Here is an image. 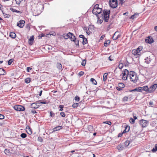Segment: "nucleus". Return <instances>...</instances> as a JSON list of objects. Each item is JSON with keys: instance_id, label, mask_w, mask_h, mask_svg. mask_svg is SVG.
<instances>
[{"instance_id": "nucleus-1", "label": "nucleus", "mask_w": 157, "mask_h": 157, "mask_svg": "<svg viewBox=\"0 0 157 157\" xmlns=\"http://www.w3.org/2000/svg\"><path fill=\"white\" fill-rule=\"evenodd\" d=\"M102 12L103 14H101V17L102 19H104L105 22H108L109 17L110 10H103Z\"/></svg>"}, {"instance_id": "nucleus-2", "label": "nucleus", "mask_w": 157, "mask_h": 157, "mask_svg": "<svg viewBox=\"0 0 157 157\" xmlns=\"http://www.w3.org/2000/svg\"><path fill=\"white\" fill-rule=\"evenodd\" d=\"M129 75V78H130L131 81L134 83L136 82L138 79L137 74L134 71H130Z\"/></svg>"}, {"instance_id": "nucleus-3", "label": "nucleus", "mask_w": 157, "mask_h": 157, "mask_svg": "<svg viewBox=\"0 0 157 157\" xmlns=\"http://www.w3.org/2000/svg\"><path fill=\"white\" fill-rule=\"evenodd\" d=\"M123 75L122 78L123 80H125L127 79L128 77L129 78L130 72L127 69H125L123 71Z\"/></svg>"}, {"instance_id": "nucleus-4", "label": "nucleus", "mask_w": 157, "mask_h": 157, "mask_svg": "<svg viewBox=\"0 0 157 157\" xmlns=\"http://www.w3.org/2000/svg\"><path fill=\"white\" fill-rule=\"evenodd\" d=\"M67 37L65 38L66 39H67L70 38L71 41H74L76 40V38L75 36L73 34L70 32L68 33L67 35H66Z\"/></svg>"}, {"instance_id": "nucleus-5", "label": "nucleus", "mask_w": 157, "mask_h": 157, "mask_svg": "<svg viewBox=\"0 0 157 157\" xmlns=\"http://www.w3.org/2000/svg\"><path fill=\"white\" fill-rule=\"evenodd\" d=\"M109 4L110 6L112 8H116L117 6V0H109Z\"/></svg>"}, {"instance_id": "nucleus-6", "label": "nucleus", "mask_w": 157, "mask_h": 157, "mask_svg": "<svg viewBox=\"0 0 157 157\" xmlns=\"http://www.w3.org/2000/svg\"><path fill=\"white\" fill-rule=\"evenodd\" d=\"M13 108L15 110L19 111H23L25 109L24 107L20 105H16L14 106Z\"/></svg>"}, {"instance_id": "nucleus-7", "label": "nucleus", "mask_w": 157, "mask_h": 157, "mask_svg": "<svg viewBox=\"0 0 157 157\" xmlns=\"http://www.w3.org/2000/svg\"><path fill=\"white\" fill-rule=\"evenodd\" d=\"M149 122L148 121L144 120L143 119L141 120L140 121V125L143 127H145L148 124Z\"/></svg>"}, {"instance_id": "nucleus-8", "label": "nucleus", "mask_w": 157, "mask_h": 157, "mask_svg": "<svg viewBox=\"0 0 157 157\" xmlns=\"http://www.w3.org/2000/svg\"><path fill=\"white\" fill-rule=\"evenodd\" d=\"M102 11V9L101 8L97 9H93L92 10V13L96 15L97 16L98 15H100Z\"/></svg>"}, {"instance_id": "nucleus-9", "label": "nucleus", "mask_w": 157, "mask_h": 157, "mask_svg": "<svg viewBox=\"0 0 157 157\" xmlns=\"http://www.w3.org/2000/svg\"><path fill=\"white\" fill-rule=\"evenodd\" d=\"M40 101H37V102L33 103L31 105V107L33 109L38 108L40 106Z\"/></svg>"}, {"instance_id": "nucleus-10", "label": "nucleus", "mask_w": 157, "mask_h": 157, "mask_svg": "<svg viewBox=\"0 0 157 157\" xmlns=\"http://www.w3.org/2000/svg\"><path fill=\"white\" fill-rule=\"evenodd\" d=\"M132 54L135 56L136 58L138 57L141 55V52H138L137 50L136 49H133L132 51Z\"/></svg>"}, {"instance_id": "nucleus-11", "label": "nucleus", "mask_w": 157, "mask_h": 157, "mask_svg": "<svg viewBox=\"0 0 157 157\" xmlns=\"http://www.w3.org/2000/svg\"><path fill=\"white\" fill-rule=\"evenodd\" d=\"M145 41L146 43L151 44L154 42V40L153 38L151 37L148 36L146 39Z\"/></svg>"}, {"instance_id": "nucleus-12", "label": "nucleus", "mask_w": 157, "mask_h": 157, "mask_svg": "<svg viewBox=\"0 0 157 157\" xmlns=\"http://www.w3.org/2000/svg\"><path fill=\"white\" fill-rule=\"evenodd\" d=\"M157 87V84H154L149 88V92L154 91Z\"/></svg>"}, {"instance_id": "nucleus-13", "label": "nucleus", "mask_w": 157, "mask_h": 157, "mask_svg": "<svg viewBox=\"0 0 157 157\" xmlns=\"http://www.w3.org/2000/svg\"><path fill=\"white\" fill-rule=\"evenodd\" d=\"M25 21L24 20H20L19 23H17V26L21 28H22L24 26Z\"/></svg>"}, {"instance_id": "nucleus-14", "label": "nucleus", "mask_w": 157, "mask_h": 157, "mask_svg": "<svg viewBox=\"0 0 157 157\" xmlns=\"http://www.w3.org/2000/svg\"><path fill=\"white\" fill-rule=\"evenodd\" d=\"M26 131L28 134L29 135H31L32 133L31 128L29 127L28 128L26 127Z\"/></svg>"}, {"instance_id": "nucleus-15", "label": "nucleus", "mask_w": 157, "mask_h": 157, "mask_svg": "<svg viewBox=\"0 0 157 157\" xmlns=\"http://www.w3.org/2000/svg\"><path fill=\"white\" fill-rule=\"evenodd\" d=\"M34 37L33 36L30 37L29 40V43L30 45H32L33 44V41L34 40Z\"/></svg>"}, {"instance_id": "nucleus-16", "label": "nucleus", "mask_w": 157, "mask_h": 157, "mask_svg": "<svg viewBox=\"0 0 157 157\" xmlns=\"http://www.w3.org/2000/svg\"><path fill=\"white\" fill-rule=\"evenodd\" d=\"M97 17L98 18L97 23L98 24H101L103 20L104 19H102V18L101 19H100V17L99 15H98Z\"/></svg>"}, {"instance_id": "nucleus-17", "label": "nucleus", "mask_w": 157, "mask_h": 157, "mask_svg": "<svg viewBox=\"0 0 157 157\" xmlns=\"http://www.w3.org/2000/svg\"><path fill=\"white\" fill-rule=\"evenodd\" d=\"M151 60L150 58L147 57L145 59L144 62L147 64H149L151 62Z\"/></svg>"}, {"instance_id": "nucleus-18", "label": "nucleus", "mask_w": 157, "mask_h": 157, "mask_svg": "<svg viewBox=\"0 0 157 157\" xmlns=\"http://www.w3.org/2000/svg\"><path fill=\"white\" fill-rule=\"evenodd\" d=\"M6 73L5 71L2 68H0V75H5Z\"/></svg>"}, {"instance_id": "nucleus-19", "label": "nucleus", "mask_w": 157, "mask_h": 157, "mask_svg": "<svg viewBox=\"0 0 157 157\" xmlns=\"http://www.w3.org/2000/svg\"><path fill=\"white\" fill-rule=\"evenodd\" d=\"M56 67L59 70L62 69V65L59 63H57L56 64Z\"/></svg>"}, {"instance_id": "nucleus-20", "label": "nucleus", "mask_w": 157, "mask_h": 157, "mask_svg": "<svg viewBox=\"0 0 157 157\" xmlns=\"http://www.w3.org/2000/svg\"><path fill=\"white\" fill-rule=\"evenodd\" d=\"M143 89V91H147L149 92V88L147 86H144L142 87Z\"/></svg>"}, {"instance_id": "nucleus-21", "label": "nucleus", "mask_w": 157, "mask_h": 157, "mask_svg": "<svg viewBox=\"0 0 157 157\" xmlns=\"http://www.w3.org/2000/svg\"><path fill=\"white\" fill-rule=\"evenodd\" d=\"M10 36L13 38H14L16 36V34L14 33L11 32L10 33Z\"/></svg>"}, {"instance_id": "nucleus-22", "label": "nucleus", "mask_w": 157, "mask_h": 157, "mask_svg": "<svg viewBox=\"0 0 157 157\" xmlns=\"http://www.w3.org/2000/svg\"><path fill=\"white\" fill-rule=\"evenodd\" d=\"M62 127L59 126L56 127L55 128H54L53 129V131H56L58 130H60V129H62Z\"/></svg>"}, {"instance_id": "nucleus-23", "label": "nucleus", "mask_w": 157, "mask_h": 157, "mask_svg": "<svg viewBox=\"0 0 157 157\" xmlns=\"http://www.w3.org/2000/svg\"><path fill=\"white\" fill-rule=\"evenodd\" d=\"M110 44V41L108 40L105 41L104 43L105 46L107 47Z\"/></svg>"}, {"instance_id": "nucleus-24", "label": "nucleus", "mask_w": 157, "mask_h": 157, "mask_svg": "<svg viewBox=\"0 0 157 157\" xmlns=\"http://www.w3.org/2000/svg\"><path fill=\"white\" fill-rule=\"evenodd\" d=\"M25 0H15L16 4L20 5L21 3L23 1L25 2Z\"/></svg>"}, {"instance_id": "nucleus-25", "label": "nucleus", "mask_w": 157, "mask_h": 157, "mask_svg": "<svg viewBox=\"0 0 157 157\" xmlns=\"http://www.w3.org/2000/svg\"><path fill=\"white\" fill-rule=\"evenodd\" d=\"M10 10L13 12H16L17 13H21V12L20 11L17 10L15 9H14L13 8H10Z\"/></svg>"}, {"instance_id": "nucleus-26", "label": "nucleus", "mask_w": 157, "mask_h": 157, "mask_svg": "<svg viewBox=\"0 0 157 157\" xmlns=\"http://www.w3.org/2000/svg\"><path fill=\"white\" fill-rule=\"evenodd\" d=\"M90 81L92 82V83L94 85H96L97 82L96 81L94 78H91Z\"/></svg>"}, {"instance_id": "nucleus-27", "label": "nucleus", "mask_w": 157, "mask_h": 157, "mask_svg": "<svg viewBox=\"0 0 157 157\" xmlns=\"http://www.w3.org/2000/svg\"><path fill=\"white\" fill-rule=\"evenodd\" d=\"M107 75L108 73H105L104 74L103 76V80L104 81H105L106 80Z\"/></svg>"}, {"instance_id": "nucleus-28", "label": "nucleus", "mask_w": 157, "mask_h": 157, "mask_svg": "<svg viewBox=\"0 0 157 157\" xmlns=\"http://www.w3.org/2000/svg\"><path fill=\"white\" fill-rule=\"evenodd\" d=\"M123 148V146L121 145H119L117 147V149L119 150H122Z\"/></svg>"}, {"instance_id": "nucleus-29", "label": "nucleus", "mask_w": 157, "mask_h": 157, "mask_svg": "<svg viewBox=\"0 0 157 157\" xmlns=\"http://www.w3.org/2000/svg\"><path fill=\"white\" fill-rule=\"evenodd\" d=\"M155 148H153L152 150L153 152H155L157 151V144H155Z\"/></svg>"}, {"instance_id": "nucleus-30", "label": "nucleus", "mask_w": 157, "mask_h": 157, "mask_svg": "<svg viewBox=\"0 0 157 157\" xmlns=\"http://www.w3.org/2000/svg\"><path fill=\"white\" fill-rule=\"evenodd\" d=\"M118 33L119 32L117 31L115 32V33L114 34L113 36V40H116V39H115V38H115L116 37L117 34H118Z\"/></svg>"}, {"instance_id": "nucleus-31", "label": "nucleus", "mask_w": 157, "mask_h": 157, "mask_svg": "<svg viewBox=\"0 0 157 157\" xmlns=\"http://www.w3.org/2000/svg\"><path fill=\"white\" fill-rule=\"evenodd\" d=\"M25 82L26 83H29L30 81V79L29 78H26L25 79Z\"/></svg>"}, {"instance_id": "nucleus-32", "label": "nucleus", "mask_w": 157, "mask_h": 157, "mask_svg": "<svg viewBox=\"0 0 157 157\" xmlns=\"http://www.w3.org/2000/svg\"><path fill=\"white\" fill-rule=\"evenodd\" d=\"M87 39L85 37L83 39L82 44H86V43H87Z\"/></svg>"}, {"instance_id": "nucleus-33", "label": "nucleus", "mask_w": 157, "mask_h": 157, "mask_svg": "<svg viewBox=\"0 0 157 157\" xmlns=\"http://www.w3.org/2000/svg\"><path fill=\"white\" fill-rule=\"evenodd\" d=\"M142 46H140L136 49L137 50L138 52H140V51L142 50Z\"/></svg>"}, {"instance_id": "nucleus-34", "label": "nucleus", "mask_w": 157, "mask_h": 157, "mask_svg": "<svg viewBox=\"0 0 157 157\" xmlns=\"http://www.w3.org/2000/svg\"><path fill=\"white\" fill-rule=\"evenodd\" d=\"M20 136L21 138H25L26 137L27 135L25 133H22L21 135Z\"/></svg>"}, {"instance_id": "nucleus-35", "label": "nucleus", "mask_w": 157, "mask_h": 157, "mask_svg": "<svg viewBox=\"0 0 157 157\" xmlns=\"http://www.w3.org/2000/svg\"><path fill=\"white\" fill-rule=\"evenodd\" d=\"M119 87L121 88H123L124 87V85L122 83H119L118 84Z\"/></svg>"}, {"instance_id": "nucleus-36", "label": "nucleus", "mask_w": 157, "mask_h": 157, "mask_svg": "<svg viewBox=\"0 0 157 157\" xmlns=\"http://www.w3.org/2000/svg\"><path fill=\"white\" fill-rule=\"evenodd\" d=\"M4 152L7 155H9L10 154V151L8 149H6L4 150Z\"/></svg>"}, {"instance_id": "nucleus-37", "label": "nucleus", "mask_w": 157, "mask_h": 157, "mask_svg": "<svg viewBox=\"0 0 157 157\" xmlns=\"http://www.w3.org/2000/svg\"><path fill=\"white\" fill-rule=\"evenodd\" d=\"M7 121H4L2 123H0V126H3L4 125L7 124Z\"/></svg>"}, {"instance_id": "nucleus-38", "label": "nucleus", "mask_w": 157, "mask_h": 157, "mask_svg": "<svg viewBox=\"0 0 157 157\" xmlns=\"http://www.w3.org/2000/svg\"><path fill=\"white\" fill-rule=\"evenodd\" d=\"M78 105H79V103H74L72 105V106L73 108H76L78 106Z\"/></svg>"}, {"instance_id": "nucleus-39", "label": "nucleus", "mask_w": 157, "mask_h": 157, "mask_svg": "<svg viewBox=\"0 0 157 157\" xmlns=\"http://www.w3.org/2000/svg\"><path fill=\"white\" fill-rule=\"evenodd\" d=\"M136 89L137 90V92H141L143 91V89L142 88V87H137L136 88Z\"/></svg>"}, {"instance_id": "nucleus-40", "label": "nucleus", "mask_w": 157, "mask_h": 157, "mask_svg": "<svg viewBox=\"0 0 157 157\" xmlns=\"http://www.w3.org/2000/svg\"><path fill=\"white\" fill-rule=\"evenodd\" d=\"M130 144L129 141L127 140L126 141L124 142V144L126 147L128 146Z\"/></svg>"}, {"instance_id": "nucleus-41", "label": "nucleus", "mask_w": 157, "mask_h": 157, "mask_svg": "<svg viewBox=\"0 0 157 157\" xmlns=\"http://www.w3.org/2000/svg\"><path fill=\"white\" fill-rule=\"evenodd\" d=\"M135 119L132 118H131L129 119V122L132 124H133L135 123Z\"/></svg>"}, {"instance_id": "nucleus-42", "label": "nucleus", "mask_w": 157, "mask_h": 157, "mask_svg": "<svg viewBox=\"0 0 157 157\" xmlns=\"http://www.w3.org/2000/svg\"><path fill=\"white\" fill-rule=\"evenodd\" d=\"M30 111L31 113L33 114L36 113H37L36 111L33 109L30 110Z\"/></svg>"}, {"instance_id": "nucleus-43", "label": "nucleus", "mask_w": 157, "mask_h": 157, "mask_svg": "<svg viewBox=\"0 0 157 157\" xmlns=\"http://www.w3.org/2000/svg\"><path fill=\"white\" fill-rule=\"evenodd\" d=\"M13 60L12 59H10L8 61V64L9 65H10L13 62Z\"/></svg>"}, {"instance_id": "nucleus-44", "label": "nucleus", "mask_w": 157, "mask_h": 157, "mask_svg": "<svg viewBox=\"0 0 157 157\" xmlns=\"http://www.w3.org/2000/svg\"><path fill=\"white\" fill-rule=\"evenodd\" d=\"M121 36V34L119 33L118 34H117L116 37L115 38H114L115 39H116V40L117 39L119 38H120V37Z\"/></svg>"}, {"instance_id": "nucleus-45", "label": "nucleus", "mask_w": 157, "mask_h": 157, "mask_svg": "<svg viewBox=\"0 0 157 157\" xmlns=\"http://www.w3.org/2000/svg\"><path fill=\"white\" fill-rule=\"evenodd\" d=\"M137 90L136 89V88L134 89L131 90H129V92H137Z\"/></svg>"}, {"instance_id": "nucleus-46", "label": "nucleus", "mask_w": 157, "mask_h": 157, "mask_svg": "<svg viewBox=\"0 0 157 157\" xmlns=\"http://www.w3.org/2000/svg\"><path fill=\"white\" fill-rule=\"evenodd\" d=\"M75 100L77 101H78L80 100V98L77 96H76L75 97Z\"/></svg>"}, {"instance_id": "nucleus-47", "label": "nucleus", "mask_w": 157, "mask_h": 157, "mask_svg": "<svg viewBox=\"0 0 157 157\" xmlns=\"http://www.w3.org/2000/svg\"><path fill=\"white\" fill-rule=\"evenodd\" d=\"M128 97L127 96H125L124 97L123 99V101H126L128 100Z\"/></svg>"}, {"instance_id": "nucleus-48", "label": "nucleus", "mask_w": 157, "mask_h": 157, "mask_svg": "<svg viewBox=\"0 0 157 157\" xmlns=\"http://www.w3.org/2000/svg\"><path fill=\"white\" fill-rule=\"evenodd\" d=\"M60 115L63 117H65L66 114L64 112H61L60 113Z\"/></svg>"}, {"instance_id": "nucleus-49", "label": "nucleus", "mask_w": 157, "mask_h": 157, "mask_svg": "<svg viewBox=\"0 0 157 157\" xmlns=\"http://www.w3.org/2000/svg\"><path fill=\"white\" fill-rule=\"evenodd\" d=\"M119 68L120 69H122L123 67V64L122 63H120L118 66Z\"/></svg>"}, {"instance_id": "nucleus-50", "label": "nucleus", "mask_w": 157, "mask_h": 157, "mask_svg": "<svg viewBox=\"0 0 157 157\" xmlns=\"http://www.w3.org/2000/svg\"><path fill=\"white\" fill-rule=\"evenodd\" d=\"M86 63V62L85 60H83L82 61V62L81 63V65L83 66H84L85 65Z\"/></svg>"}, {"instance_id": "nucleus-51", "label": "nucleus", "mask_w": 157, "mask_h": 157, "mask_svg": "<svg viewBox=\"0 0 157 157\" xmlns=\"http://www.w3.org/2000/svg\"><path fill=\"white\" fill-rule=\"evenodd\" d=\"M88 129L89 131H91L93 129V127L91 125H89L88 127Z\"/></svg>"}, {"instance_id": "nucleus-52", "label": "nucleus", "mask_w": 157, "mask_h": 157, "mask_svg": "<svg viewBox=\"0 0 157 157\" xmlns=\"http://www.w3.org/2000/svg\"><path fill=\"white\" fill-rule=\"evenodd\" d=\"M64 107V106L63 105H59V108H60L59 110V111H62L63 110V108Z\"/></svg>"}, {"instance_id": "nucleus-53", "label": "nucleus", "mask_w": 157, "mask_h": 157, "mask_svg": "<svg viewBox=\"0 0 157 157\" xmlns=\"http://www.w3.org/2000/svg\"><path fill=\"white\" fill-rule=\"evenodd\" d=\"M38 140L40 142H42L43 141V139L41 137H39L38 138Z\"/></svg>"}, {"instance_id": "nucleus-54", "label": "nucleus", "mask_w": 157, "mask_h": 157, "mask_svg": "<svg viewBox=\"0 0 157 157\" xmlns=\"http://www.w3.org/2000/svg\"><path fill=\"white\" fill-rule=\"evenodd\" d=\"M98 4H96L94 6V9H97L99 8L98 7Z\"/></svg>"}, {"instance_id": "nucleus-55", "label": "nucleus", "mask_w": 157, "mask_h": 157, "mask_svg": "<svg viewBox=\"0 0 157 157\" xmlns=\"http://www.w3.org/2000/svg\"><path fill=\"white\" fill-rule=\"evenodd\" d=\"M44 34L43 33H41L38 36L39 39L41 38L42 37L44 36Z\"/></svg>"}, {"instance_id": "nucleus-56", "label": "nucleus", "mask_w": 157, "mask_h": 157, "mask_svg": "<svg viewBox=\"0 0 157 157\" xmlns=\"http://www.w3.org/2000/svg\"><path fill=\"white\" fill-rule=\"evenodd\" d=\"M74 42H75V44L76 45H78V46H79V41H78V40H75L74 41Z\"/></svg>"}, {"instance_id": "nucleus-57", "label": "nucleus", "mask_w": 157, "mask_h": 157, "mask_svg": "<svg viewBox=\"0 0 157 157\" xmlns=\"http://www.w3.org/2000/svg\"><path fill=\"white\" fill-rule=\"evenodd\" d=\"M119 1H120L119 4H120L121 5H122L124 2V0H119Z\"/></svg>"}, {"instance_id": "nucleus-58", "label": "nucleus", "mask_w": 157, "mask_h": 157, "mask_svg": "<svg viewBox=\"0 0 157 157\" xmlns=\"http://www.w3.org/2000/svg\"><path fill=\"white\" fill-rule=\"evenodd\" d=\"M30 25L29 24H27L26 26V28L28 29L29 30V29H30Z\"/></svg>"}, {"instance_id": "nucleus-59", "label": "nucleus", "mask_w": 157, "mask_h": 157, "mask_svg": "<svg viewBox=\"0 0 157 157\" xmlns=\"http://www.w3.org/2000/svg\"><path fill=\"white\" fill-rule=\"evenodd\" d=\"M104 123L108 124H109V125H111V124H112V123L110 121H105V122H104Z\"/></svg>"}, {"instance_id": "nucleus-60", "label": "nucleus", "mask_w": 157, "mask_h": 157, "mask_svg": "<svg viewBox=\"0 0 157 157\" xmlns=\"http://www.w3.org/2000/svg\"><path fill=\"white\" fill-rule=\"evenodd\" d=\"M4 116L3 115L0 114V119L2 120L4 119Z\"/></svg>"}, {"instance_id": "nucleus-61", "label": "nucleus", "mask_w": 157, "mask_h": 157, "mask_svg": "<svg viewBox=\"0 0 157 157\" xmlns=\"http://www.w3.org/2000/svg\"><path fill=\"white\" fill-rule=\"evenodd\" d=\"M50 114L51 117H54L55 115V114L52 111L50 112Z\"/></svg>"}, {"instance_id": "nucleus-62", "label": "nucleus", "mask_w": 157, "mask_h": 157, "mask_svg": "<svg viewBox=\"0 0 157 157\" xmlns=\"http://www.w3.org/2000/svg\"><path fill=\"white\" fill-rule=\"evenodd\" d=\"M84 74V72L83 71H81L79 73V75L80 76H81L83 75Z\"/></svg>"}, {"instance_id": "nucleus-63", "label": "nucleus", "mask_w": 157, "mask_h": 157, "mask_svg": "<svg viewBox=\"0 0 157 157\" xmlns=\"http://www.w3.org/2000/svg\"><path fill=\"white\" fill-rule=\"evenodd\" d=\"M135 17V14L132 15L130 17V19H134Z\"/></svg>"}, {"instance_id": "nucleus-64", "label": "nucleus", "mask_w": 157, "mask_h": 157, "mask_svg": "<svg viewBox=\"0 0 157 157\" xmlns=\"http://www.w3.org/2000/svg\"><path fill=\"white\" fill-rule=\"evenodd\" d=\"M149 105L151 106H153L154 105L153 104V102L151 101L149 102Z\"/></svg>"}]
</instances>
